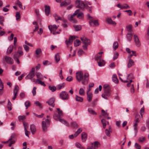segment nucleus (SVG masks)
<instances>
[{
    "mask_svg": "<svg viewBox=\"0 0 149 149\" xmlns=\"http://www.w3.org/2000/svg\"><path fill=\"white\" fill-rule=\"evenodd\" d=\"M134 78V77L133 76V74L132 73H130V74H128L127 77V80H129L130 79H133Z\"/></svg>",
    "mask_w": 149,
    "mask_h": 149,
    "instance_id": "obj_51",
    "label": "nucleus"
},
{
    "mask_svg": "<svg viewBox=\"0 0 149 149\" xmlns=\"http://www.w3.org/2000/svg\"><path fill=\"white\" fill-rule=\"evenodd\" d=\"M61 98L63 100H68L69 98V95L66 92L62 91L60 93Z\"/></svg>",
    "mask_w": 149,
    "mask_h": 149,
    "instance_id": "obj_8",
    "label": "nucleus"
},
{
    "mask_svg": "<svg viewBox=\"0 0 149 149\" xmlns=\"http://www.w3.org/2000/svg\"><path fill=\"white\" fill-rule=\"evenodd\" d=\"M55 101V99L54 98H51L48 100L46 102L49 105L53 107H54L55 105V104H54Z\"/></svg>",
    "mask_w": 149,
    "mask_h": 149,
    "instance_id": "obj_11",
    "label": "nucleus"
},
{
    "mask_svg": "<svg viewBox=\"0 0 149 149\" xmlns=\"http://www.w3.org/2000/svg\"><path fill=\"white\" fill-rule=\"evenodd\" d=\"M87 95L88 101L90 102L91 101L93 97V94L91 93H88V91L87 92Z\"/></svg>",
    "mask_w": 149,
    "mask_h": 149,
    "instance_id": "obj_20",
    "label": "nucleus"
},
{
    "mask_svg": "<svg viewBox=\"0 0 149 149\" xmlns=\"http://www.w3.org/2000/svg\"><path fill=\"white\" fill-rule=\"evenodd\" d=\"M146 140V137L145 136H141L139 137L138 140L139 141L141 142H143Z\"/></svg>",
    "mask_w": 149,
    "mask_h": 149,
    "instance_id": "obj_33",
    "label": "nucleus"
},
{
    "mask_svg": "<svg viewBox=\"0 0 149 149\" xmlns=\"http://www.w3.org/2000/svg\"><path fill=\"white\" fill-rule=\"evenodd\" d=\"M35 68H33L30 72H29L28 74L25 77V78L26 79H31L35 76V72L34 71Z\"/></svg>",
    "mask_w": 149,
    "mask_h": 149,
    "instance_id": "obj_7",
    "label": "nucleus"
},
{
    "mask_svg": "<svg viewBox=\"0 0 149 149\" xmlns=\"http://www.w3.org/2000/svg\"><path fill=\"white\" fill-rule=\"evenodd\" d=\"M104 91L107 97H109L110 95L111 88L110 87L104 89Z\"/></svg>",
    "mask_w": 149,
    "mask_h": 149,
    "instance_id": "obj_21",
    "label": "nucleus"
},
{
    "mask_svg": "<svg viewBox=\"0 0 149 149\" xmlns=\"http://www.w3.org/2000/svg\"><path fill=\"white\" fill-rule=\"evenodd\" d=\"M106 21L109 24H112L115 26L116 24V23L115 21H113L110 17H108L106 20Z\"/></svg>",
    "mask_w": 149,
    "mask_h": 149,
    "instance_id": "obj_17",
    "label": "nucleus"
},
{
    "mask_svg": "<svg viewBox=\"0 0 149 149\" xmlns=\"http://www.w3.org/2000/svg\"><path fill=\"white\" fill-rule=\"evenodd\" d=\"M25 118L26 117L25 116H18V119L19 120H24Z\"/></svg>",
    "mask_w": 149,
    "mask_h": 149,
    "instance_id": "obj_62",
    "label": "nucleus"
},
{
    "mask_svg": "<svg viewBox=\"0 0 149 149\" xmlns=\"http://www.w3.org/2000/svg\"><path fill=\"white\" fill-rule=\"evenodd\" d=\"M132 52V54H130L129 56H128V58L129 59H131V58L133 56H136V52L135 51H131Z\"/></svg>",
    "mask_w": 149,
    "mask_h": 149,
    "instance_id": "obj_41",
    "label": "nucleus"
},
{
    "mask_svg": "<svg viewBox=\"0 0 149 149\" xmlns=\"http://www.w3.org/2000/svg\"><path fill=\"white\" fill-rule=\"evenodd\" d=\"M91 145H92V146H88V147L87 148V149H97L96 148H95L93 146V143H91Z\"/></svg>",
    "mask_w": 149,
    "mask_h": 149,
    "instance_id": "obj_64",
    "label": "nucleus"
},
{
    "mask_svg": "<svg viewBox=\"0 0 149 149\" xmlns=\"http://www.w3.org/2000/svg\"><path fill=\"white\" fill-rule=\"evenodd\" d=\"M101 122L103 124V127L104 128L106 125V121L104 119H103L101 120Z\"/></svg>",
    "mask_w": 149,
    "mask_h": 149,
    "instance_id": "obj_53",
    "label": "nucleus"
},
{
    "mask_svg": "<svg viewBox=\"0 0 149 149\" xmlns=\"http://www.w3.org/2000/svg\"><path fill=\"white\" fill-rule=\"evenodd\" d=\"M55 60L56 62H58L60 60V58L59 55L58 54H57L55 55Z\"/></svg>",
    "mask_w": 149,
    "mask_h": 149,
    "instance_id": "obj_46",
    "label": "nucleus"
},
{
    "mask_svg": "<svg viewBox=\"0 0 149 149\" xmlns=\"http://www.w3.org/2000/svg\"><path fill=\"white\" fill-rule=\"evenodd\" d=\"M33 114L36 117H38L39 118H41L44 115V114L43 113H42L41 115H38L36 114L35 113H33Z\"/></svg>",
    "mask_w": 149,
    "mask_h": 149,
    "instance_id": "obj_60",
    "label": "nucleus"
},
{
    "mask_svg": "<svg viewBox=\"0 0 149 149\" xmlns=\"http://www.w3.org/2000/svg\"><path fill=\"white\" fill-rule=\"evenodd\" d=\"M75 39V37L74 36H72L70 37L68 41L66 40L65 42L67 45H68L69 44H71L73 42V40Z\"/></svg>",
    "mask_w": 149,
    "mask_h": 149,
    "instance_id": "obj_14",
    "label": "nucleus"
},
{
    "mask_svg": "<svg viewBox=\"0 0 149 149\" xmlns=\"http://www.w3.org/2000/svg\"><path fill=\"white\" fill-rule=\"evenodd\" d=\"M68 4V3H67L65 1H64L61 3L60 5L61 6H66Z\"/></svg>",
    "mask_w": 149,
    "mask_h": 149,
    "instance_id": "obj_61",
    "label": "nucleus"
},
{
    "mask_svg": "<svg viewBox=\"0 0 149 149\" xmlns=\"http://www.w3.org/2000/svg\"><path fill=\"white\" fill-rule=\"evenodd\" d=\"M118 44L117 42H114L113 45V49L115 50H116L118 47Z\"/></svg>",
    "mask_w": 149,
    "mask_h": 149,
    "instance_id": "obj_35",
    "label": "nucleus"
},
{
    "mask_svg": "<svg viewBox=\"0 0 149 149\" xmlns=\"http://www.w3.org/2000/svg\"><path fill=\"white\" fill-rule=\"evenodd\" d=\"M45 14L46 15H48L50 12V7L49 6L45 5Z\"/></svg>",
    "mask_w": 149,
    "mask_h": 149,
    "instance_id": "obj_15",
    "label": "nucleus"
},
{
    "mask_svg": "<svg viewBox=\"0 0 149 149\" xmlns=\"http://www.w3.org/2000/svg\"><path fill=\"white\" fill-rule=\"evenodd\" d=\"M84 90L82 88H80L79 91V94L81 95H83L84 94Z\"/></svg>",
    "mask_w": 149,
    "mask_h": 149,
    "instance_id": "obj_57",
    "label": "nucleus"
},
{
    "mask_svg": "<svg viewBox=\"0 0 149 149\" xmlns=\"http://www.w3.org/2000/svg\"><path fill=\"white\" fill-rule=\"evenodd\" d=\"M76 146L81 149H84V148L83 146H81V144L78 143H77L75 144Z\"/></svg>",
    "mask_w": 149,
    "mask_h": 149,
    "instance_id": "obj_47",
    "label": "nucleus"
},
{
    "mask_svg": "<svg viewBox=\"0 0 149 149\" xmlns=\"http://www.w3.org/2000/svg\"><path fill=\"white\" fill-rule=\"evenodd\" d=\"M59 121L63 123L66 126H69V123H68V122H66V121H65L64 119H59Z\"/></svg>",
    "mask_w": 149,
    "mask_h": 149,
    "instance_id": "obj_32",
    "label": "nucleus"
},
{
    "mask_svg": "<svg viewBox=\"0 0 149 149\" xmlns=\"http://www.w3.org/2000/svg\"><path fill=\"white\" fill-rule=\"evenodd\" d=\"M136 119L134 121L135 122H139L140 120V117L139 115H136L135 116Z\"/></svg>",
    "mask_w": 149,
    "mask_h": 149,
    "instance_id": "obj_44",
    "label": "nucleus"
},
{
    "mask_svg": "<svg viewBox=\"0 0 149 149\" xmlns=\"http://www.w3.org/2000/svg\"><path fill=\"white\" fill-rule=\"evenodd\" d=\"M93 143V146L95 148H96L97 149V148L99 147L100 146V144L99 142L98 141H95Z\"/></svg>",
    "mask_w": 149,
    "mask_h": 149,
    "instance_id": "obj_43",
    "label": "nucleus"
},
{
    "mask_svg": "<svg viewBox=\"0 0 149 149\" xmlns=\"http://www.w3.org/2000/svg\"><path fill=\"white\" fill-rule=\"evenodd\" d=\"M80 39L82 41L83 44H84L83 46V49L86 50L87 49V46L90 45L91 42L89 39H88L86 37H81Z\"/></svg>",
    "mask_w": 149,
    "mask_h": 149,
    "instance_id": "obj_3",
    "label": "nucleus"
},
{
    "mask_svg": "<svg viewBox=\"0 0 149 149\" xmlns=\"http://www.w3.org/2000/svg\"><path fill=\"white\" fill-rule=\"evenodd\" d=\"M102 53V52H100L96 54L95 57V59L97 61L98 65L100 66H103L104 64V61L101 59Z\"/></svg>",
    "mask_w": 149,
    "mask_h": 149,
    "instance_id": "obj_2",
    "label": "nucleus"
},
{
    "mask_svg": "<svg viewBox=\"0 0 149 149\" xmlns=\"http://www.w3.org/2000/svg\"><path fill=\"white\" fill-rule=\"evenodd\" d=\"M57 111L54 112V114L53 116L54 119L56 120H57L62 114V111L60 110L59 108H57Z\"/></svg>",
    "mask_w": 149,
    "mask_h": 149,
    "instance_id": "obj_5",
    "label": "nucleus"
},
{
    "mask_svg": "<svg viewBox=\"0 0 149 149\" xmlns=\"http://www.w3.org/2000/svg\"><path fill=\"white\" fill-rule=\"evenodd\" d=\"M42 131L44 132H45L47 130V127L45 121L42 122Z\"/></svg>",
    "mask_w": 149,
    "mask_h": 149,
    "instance_id": "obj_16",
    "label": "nucleus"
},
{
    "mask_svg": "<svg viewBox=\"0 0 149 149\" xmlns=\"http://www.w3.org/2000/svg\"><path fill=\"white\" fill-rule=\"evenodd\" d=\"M71 126L73 127H78V126L76 122H72L71 123Z\"/></svg>",
    "mask_w": 149,
    "mask_h": 149,
    "instance_id": "obj_54",
    "label": "nucleus"
},
{
    "mask_svg": "<svg viewBox=\"0 0 149 149\" xmlns=\"http://www.w3.org/2000/svg\"><path fill=\"white\" fill-rule=\"evenodd\" d=\"M19 87L17 85H16L15 86L14 89L13 91V93H16L17 94L19 90Z\"/></svg>",
    "mask_w": 149,
    "mask_h": 149,
    "instance_id": "obj_42",
    "label": "nucleus"
},
{
    "mask_svg": "<svg viewBox=\"0 0 149 149\" xmlns=\"http://www.w3.org/2000/svg\"><path fill=\"white\" fill-rule=\"evenodd\" d=\"M82 131V129L81 128H79L74 134V137H77Z\"/></svg>",
    "mask_w": 149,
    "mask_h": 149,
    "instance_id": "obj_31",
    "label": "nucleus"
},
{
    "mask_svg": "<svg viewBox=\"0 0 149 149\" xmlns=\"http://www.w3.org/2000/svg\"><path fill=\"white\" fill-rule=\"evenodd\" d=\"M58 27H59V25L56 26L55 24L53 26L49 25L48 26L49 29L51 32H52V31H55Z\"/></svg>",
    "mask_w": 149,
    "mask_h": 149,
    "instance_id": "obj_12",
    "label": "nucleus"
},
{
    "mask_svg": "<svg viewBox=\"0 0 149 149\" xmlns=\"http://www.w3.org/2000/svg\"><path fill=\"white\" fill-rule=\"evenodd\" d=\"M36 83L40 84L41 85L43 86H46L44 82L41 81L38 79H37L36 80Z\"/></svg>",
    "mask_w": 149,
    "mask_h": 149,
    "instance_id": "obj_28",
    "label": "nucleus"
},
{
    "mask_svg": "<svg viewBox=\"0 0 149 149\" xmlns=\"http://www.w3.org/2000/svg\"><path fill=\"white\" fill-rule=\"evenodd\" d=\"M25 105L26 107V109H27L30 105V102L29 101H27L25 102Z\"/></svg>",
    "mask_w": 149,
    "mask_h": 149,
    "instance_id": "obj_50",
    "label": "nucleus"
},
{
    "mask_svg": "<svg viewBox=\"0 0 149 149\" xmlns=\"http://www.w3.org/2000/svg\"><path fill=\"white\" fill-rule=\"evenodd\" d=\"M49 89L52 92H54L56 90V87L54 86H49Z\"/></svg>",
    "mask_w": 149,
    "mask_h": 149,
    "instance_id": "obj_48",
    "label": "nucleus"
},
{
    "mask_svg": "<svg viewBox=\"0 0 149 149\" xmlns=\"http://www.w3.org/2000/svg\"><path fill=\"white\" fill-rule=\"evenodd\" d=\"M86 4L82 1L80 0L76 1L75 2V6L76 8H79L84 9Z\"/></svg>",
    "mask_w": 149,
    "mask_h": 149,
    "instance_id": "obj_6",
    "label": "nucleus"
},
{
    "mask_svg": "<svg viewBox=\"0 0 149 149\" xmlns=\"http://www.w3.org/2000/svg\"><path fill=\"white\" fill-rule=\"evenodd\" d=\"M118 54L117 52H116L114 54L113 59V60H115L118 57Z\"/></svg>",
    "mask_w": 149,
    "mask_h": 149,
    "instance_id": "obj_63",
    "label": "nucleus"
},
{
    "mask_svg": "<svg viewBox=\"0 0 149 149\" xmlns=\"http://www.w3.org/2000/svg\"><path fill=\"white\" fill-rule=\"evenodd\" d=\"M122 9H127L130 8V7L127 4H124L122 5Z\"/></svg>",
    "mask_w": 149,
    "mask_h": 149,
    "instance_id": "obj_45",
    "label": "nucleus"
},
{
    "mask_svg": "<svg viewBox=\"0 0 149 149\" xmlns=\"http://www.w3.org/2000/svg\"><path fill=\"white\" fill-rule=\"evenodd\" d=\"M36 87H34L33 89L32 90V93L33 94V96H35L36 94Z\"/></svg>",
    "mask_w": 149,
    "mask_h": 149,
    "instance_id": "obj_59",
    "label": "nucleus"
},
{
    "mask_svg": "<svg viewBox=\"0 0 149 149\" xmlns=\"http://www.w3.org/2000/svg\"><path fill=\"white\" fill-rule=\"evenodd\" d=\"M89 23L91 26H93V24L96 26H97L99 25L97 20H94L93 19H91L89 21Z\"/></svg>",
    "mask_w": 149,
    "mask_h": 149,
    "instance_id": "obj_13",
    "label": "nucleus"
},
{
    "mask_svg": "<svg viewBox=\"0 0 149 149\" xmlns=\"http://www.w3.org/2000/svg\"><path fill=\"white\" fill-rule=\"evenodd\" d=\"M16 136V135L15 134H13L11 136L10 138L8 140V141H11L12 139H14L15 137Z\"/></svg>",
    "mask_w": 149,
    "mask_h": 149,
    "instance_id": "obj_55",
    "label": "nucleus"
},
{
    "mask_svg": "<svg viewBox=\"0 0 149 149\" xmlns=\"http://www.w3.org/2000/svg\"><path fill=\"white\" fill-rule=\"evenodd\" d=\"M132 35L131 33H127L126 35V38L127 40L130 41L132 39Z\"/></svg>",
    "mask_w": 149,
    "mask_h": 149,
    "instance_id": "obj_25",
    "label": "nucleus"
},
{
    "mask_svg": "<svg viewBox=\"0 0 149 149\" xmlns=\"http://www.w3.org/2000/svg\"><path fill=\"white\" fill-rule=\"evenodd\" d=\"M134 39L136 45L137 47H139L141 45V43L137 36L136 35H134Z\"/></svg>",
    "mask_w": 149,
    "mask_h": 149,
    "instance_id": "obj_10",
    "label": "nucleus"
},
{
    "mask_svg": "<svg viewBox=\"0 0 149 149\" xmlns=\"http://www.w3.org/2000/svg\"><path fill=\"white\" fill-rule=\"evenodd\" d=\"M89 74L86 73L84 75L83 73L81 71H79L76 73V78L77 80L79 82L82 80V83L84 85L87 84L89 80Z\"/></svg>",
    "mask_w": 149,
    "mask_h": 149,
    "instance_id": "obj_1",
    "label": "nucleus"
},
{
    "mask_svg": "<svg viewBox=\"0 0 149 149\" xmlns=\"http://www.w3.org/2000/svg\"><path fill=\"white\" fill-rule=\"evenodd\" d=\"M77 17L80 19H82L84 17V14L82 12H80L78 14Z\"/></svg>",
    "mask_w": 149,
    "mask_h": 149,
    "instance_id": "obj_38",
    "label": "nucleus"
},
{
    "mask_svg": "<svg viewBox=\"0 0 149 149\" xmlns=\"http://www.w3.org/2000/svg\"><path fill=\"white\" fill-rule=\"evenodd\" d=\"M81 139L83 142H85L87 139V134L85 132H83L81 134Z\"/></svg>",
    "mask_w": 149,
    "mask_h": 149,
    "instance_id": "obj_18",
    "label": "nucleus"
},
{
    "mask_svg": "<svg viewBox=\"0 0 149 149\" xmlns=\"http://www.w3.org/2000/svg\"><path fill=\"white\" fill-rule=\"evenodd\" d=\"M12 104L9 100H8V102L7 105V108L9 111H10L12 109Z\"/></svg>",
    "mask_w": 149,
    "mask_h": 149,
    "instance_id": "obj_37",
    "label": "nucleus"
},
{
    "mask_svg": "<svg viewBox=\"0 0 149 149\" xmlns=\"http://www.w3.org/2000/svg\"><path fill=\"white\" fill-rule=\"evenodd\" d=\"M75 100L77 101L81 102L83 101V98L82 97L76 95L75 97Z\"/></svg>",
    "mask_w": 149,
    "mask_h": 149,
    "instance_id": "obj_26",
    "label": "nucleus"
},
{
    "mask_svg": "<svg viewBox=\"0 0 149 149\" xmlns=\"http://www.w3.org/2000/svg\"><path fill=\"white\" fill-rule=\"evenodd\" d=\"M30 129L32 133L34 134L36 131V127L34 125H31L30 126Z\"/></svg>",
    "mask_w": 149,
    "mask_h": 149,
    "instance_id": "obj_23",
    "label": "nucleus"
},
{
    "mask_svg": "<svg viewBox=\"0 0 149 149\" xmlns=\"http://www.w3.org/2000/svg\"><path fill=\"white\" fill-rule=\"evenodd\" d=\"M42 52L40 48H38L37 49L36 51V54L37 55H39Z\"/></svg>",
    "mask_w": 149,
    "mask_h": 149,
    "instance_id": "obj_56",
    "label": "nucleus"
},
{
    "mask_svg": "<svg viewBox=\"0 0 149 149\" xmlns=\"http://www.w3.org/2000/svg\"><path fill=\"white\" fill-rule=\"evenodd\" d=\"M13 58L14 59H16V63L18 64H19L20 63V61L19 60L18 58V57L16 55V52H15L14 53V55H13Z\"/></svg>",
    "mask_w": 149,
    "mask_h": 149,
    "instance_id": "obj_29",
    "label": "nucleus"
},
{
    "mask_svg": "<svg viewBox=\"0 0 149 149\" xmlns=\"http://www.w3.org/2000/svg\"><path fill=\"white\" fill-rule=\"evenodd\" d=\"M132 25L130 24L126 26L127 30L129 32H131L132 31Z\"/></svg>",
    "mask_w": 149,
    "mask_h": 149,
    "instance_id": "obj_36",
    "label": "nucleus"
},
{
    "mask_svg": "<svg viewBox=\"0 0 149 149\" xmlns=\"http://www.w3.org/2000/svg\"><path fill=\"white\" fill-rule=\"evenodd\" d=\"M65 84L64 83H63L61 84H58L57 87L58 90H60L61 88H63L65 85Z\"/></svg>",
    "mask_w": 149,
    "mask_h": 149,
    "instance_id": "obj_30",
    "label": "nucleus"
},
{
    "mask_svg": "<svg viewBox=\"0 0 149 149\" xmlns=\"http://www.w3.org/2000/svg\"><path fill=\"white\" fill-rule=\"evenodd\" d=\"M92 6H90L89 7L88 6H87L86 5V6L84 8H85L86 9H87L90 12H92Z\"/></svg>",
    "mask_w": 149,
    "mask_h": 149,
    "instance_id": "obj_58",
    "label": "nucleus"
},
{
    "mask_svg": "<svg viewBox=\"0 0 149 149\" xmlns=\"http://www.w3.org/2000/svg\"><path fill=\"white\" fill-rule=\"evenodd\" d=\"M13 45H10L9 46L8 49L7 53L8 54H10L13 51Z\"/></svg>",
    "mask_w": 149,
    "mask_h": 149,
    "instance_id": "obj_27",
    "label": "nucleus"
},
{
    "mask_svg": "<svg viewBox=\"0 0 149 149\" xmlns=\"http://www.w3.org/2000/svg\"><path fill=\"white\" fill-rule=\"evenodd\" d=\"M112 80L115 83H117L118 82V80L117 79L116 75L115 74L113 75L112 77Z\"/></svg>",
    "mask_w": 149,
    "mask_h": 149,
    "instance_id": "obj_24",
    "label": "nucleus"
},
{
    "mask_svg": "<svg viewBox=\"0 0 149 149\" xmlns=\"http://www.w3.org/2000/svg\"><path fill=\"white\" fill-rule=\"evenodd\" d=\"M4 58L6 63L9 64H12L14 63L13 59L11 57L6 56Z\"/></svg>",
    "mask_w": 149,
    "mask_h": 149,
    "instance_id": "obj_9",
    "label": "nucleus"
},
{
    "mask_svg": "<svg viewBox=\"0 0 149 149\" xmlns=\"http://www.w3.org/2000/svg\"><path fill=\"white\" fill-rule=\"evenodd\" d=\"M22 47H18V50L17 51V52H16V53H17L18 54V56H17L18 57H19L22 56L23 54V52L22 50Z\"/></svg>",
    "mask_w": 149,
    "mask_h": 149,
    "instance_id": "obj_19",
    "label": "nucleus"
},
{
    "mask_svg": "<svg viewBox=\"0 0 149 149\" xmlns=\"http://www.w3.org/2000/svg\"><path fill=\"white\" fill-rule=\"evenodd\" d=\"M74 26L76 31H78L81 29V27L80 25H74Z\"/></svg>",
    "mask_w": 149,
    "mask_h": 149,
    "instance_id": "obj_34",
    "label": "nucleus"
},
{
    "mask_svg": "<svg viewBox=\"0 0 149 149\" xmlns=\"http://www.w3.org/2000/svg\"><path fill=\"white\" fill-rule=\"evenodd\" d=\"M80 11L79 9L76 10L72 15H69L68 17V19L71 22L74 23L77 22V20L74 18V16L76 15Z\"/></svg>",
    "mask_w": 149,
    "mask_h": 149,
    "instance_id": "obj_4",
    "label": "nucleus"
},
{
    "mask_svg": "<svg viewBox=\"0 0 149 149\" xmlns=\"http://www.w3.org/2000/svg\"><path fill=\"white\" fill-rule=\"evenodd\" d=\"M36 76L38 79H42V75L41 74L38 72H36Z\"/></svg>",
    "mask_w": 149,
    "mask_h": 149,
    "instance_id": "obj_40",
    "label": "nucleus"
},
{
    "mask_svg": "<svg viewBox=\"0 0 149 149\" xmlns=\"http://www.w3.org/2000/svg\"><path fill=\"white\" fill-rule=\"evenodd\" d=\"M16 19L17 20H18V19H20L21 17L20 13L18 12H16Z\"/></svg>",
    "mask_w": 149,
    "mask_h": 149,
    "instance_id": "obj_49",
    "label": "nucleus"
},
{
    "mask_svg": "<svg viewBox=\"0 0 149 149\" xmlns=\"http://www.w3.org/2000/svg\"><path fill=\"white\" fill-rule=\"evenodd\" d=\"M35 104L40 108H41L42 107V105L39 101H36L35 102Z\"/></svg>",
    "mask_w": 149,
    "mask_h": 149,
    "instance_id": "obj_52",
    "label": "nucleus"
},
{
    "mask_svg": "<svg viewBox=\"0 0 149 149\" xmlns=\"http://www.w3.org/2000/svg\"><path fill=\"white\" fill-rule=\"evenodd\" d=\"M134 61L131 59H129L127 64L128 68H130L131 67L132 65H134Z\"/></svg>",
    "mask_w": 149,
    "mask_h": 149,
    "instance_id": "obj_22",
    "label": "nucleus"
},
{
    "mask_svg": "<svg viewBox=\"0 0 149 149\" xmlns=\"http://www.w3.org/2000/svg\"><path fill=\"white\" fill-rule=\"evenodd\" d=\"M81 42V41L79 40H77L74 42V45L75 47H77L80 44Z\"/></svg>",
    "mask_w": 149,
    "mask_h": 149,
    "instance_id": "obj_39",
    "label": "nucleus"
}]
</instances>
